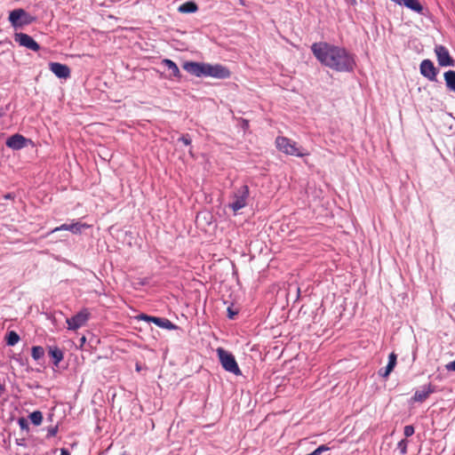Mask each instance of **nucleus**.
Segmentation results:
<instances>
[{
    "label": "nucleus",
    "instance_id": "nucleus-11",
    "mask_svg": "<svg viewBox=\"0 0 455 455\" xmlns=\"http://www.w3.org/2000/svg\"><path fill=\"white\" fill-rule=\"evenodd\" d=\"M140 318L145 320V321H147V322H148V323H153L156 326H158L160 328H163V329L177 330L179 328L176 324L172 323L167 318L157 317V316H151V315H141Z\"/></svg>",
    "mask_w": 455,
    "mask_h": 455
},
{
    "label": "nucleus",
    "instance_id": "nucleus-34",
    "mask_svg": "<svg viewBox=\"0 0 455 455\" xmlns=\"http://www.w3.org/2000/svg\"><path fill=\"white\" fill-rule=\"evenodd\" d=\"M446 369L448 371H455V360L446 364Z\"/></svg>",
    "mask_w": 455,
    "mask_h": 455
},
{
    "label": "nucleus",
    "instance_id": "nucleus-16",
    "mask_svg": "<svg viewBox=\"0 0 455 455\" xmlns=\"http://www.w3.org/2000/svg\"><path fill=\"white\" fill-rule=\"evenodd\" d=\"M435 392V387L432 384L425 385L421 387L420 390H417L413 396L411 397V400L413 402H419L422 403L426 401L430 394Z\"/></svg>",
    "mask_w": 455,
    "mask_h": 455
},
{
    "label": "nucleus",
    "instance_id": "nucleus-33",
    "mask_svg": "<svg viewBox=\"0 0 455 455\" xmlns=\"http://www.w3.org/2000/svg\"><path fill=\"white\" fill-rule=\"evenodd\" d=\"M4 199L5 200H14L15 199V194L14 193H7L5 195H4Z\"/></svg>",
    "mask_w": 455,
    "mask_h": 455
},
{
    "label": "nucleus",
    "instance_id": "nucleus-31",
    "mask_svg": "<svg viewBox=\"0 0 455 455\" xmlns=\"http://www.w3.org/2000/svg\"><path fill=\"white\" fill-rule=\"evenodd\" d=\"M9 109H10V104L5 105L4 107L0 106V118L6 115V113L9 111Z\"/></svg>",
    "mask_w": 455,
    "mask_h": 455
},
{
    "label": "nucleus",
    "instance_id": "nucleus-9",
    "mask_svg": "<svg viewBox=\"0 0 455 455\" xmlns=\"http://www.w3.org/2000/svg\"><path fill=\"white\" fill-rule=\"evenodd\" d=\"M435 52L437 57L438 64L441 67L454 66L455 60L451 57L449 51L443 45H436Z\"/></svg>",
    "mask_w": 455,
    "mask_h": 455
},
{
    "label": "nucleus",
    "instance_id": "nucleus-30",
    "mask_svg": "<svg viewBox=\"0 0 455 455\" xmlns=\"http://www.w3.org/2000/svg\"><path fill=\"white\" fill-rule=\"evenodd\" d=\"M18 423H19V426L20 427L21 429H28V422H27V420L24 418L19 419V422Z\"/></svg>",
    "mask_w": 455,
    "mask_h": 455
},
{
    "label": "nucleus",
    "instance_id": "nucleus-21",
    "mask_svg": "<svg viewBox=\"0 0 455 455\" xmlns=\"http://www.w3.org/2000/svg\"><path fill=\"white\" fill-rule=\"evenodd\" d=\"M402 5L418 13H422L423 12V6L419 0H402Z\"/></svg>",
    "mask_w": 455,
    "mask_h": 455
},
{
    "label": "nucleus",
    "instance_id": "nucleus-15",
    "mask_svg": "<svg viewBox=\"0 0 455 455\" xmlns=\"http://www.w3.org/2000/svg\"><path fill=\"white\" fill-rule=\"evenodd\" d=\"M27 139L21 134L16 133L9 137L6 140V146L14 150H19L27 146Z\"/></svg>",
    "mask_w": 455,
    "mask_h": 455
},
{
    "label": "nucleus",
    "instance_id": "nucleus-28",
    "mask_svg": "<svg viewBox=\"0 0 455 455\" xmlns=\"http://www.w3.org/2000/svg\"><path fill=\"white\" fill-rule=\"evenodd\" d=\"M179 141H181L185 146L191 145V138L189 134H183L179 138Z\"/></svg>",
    "mask_w": 455,
    "mask_h": 455
},
{
    "label": "nucleus",
    "instance_id": "nucleus-29",
    "mask_svg": "<svg viewBox=\"0 0 455 455\" xmlns=\"http://www.w3.org/2000/svg\"><path fill=\"white\" fill-rule=\"evenodd\" d=\"M58 426H54V427H48L47 429V437H53L57 435L58 433Z\"/></svg>",
    "mask_w": 455,
    "mask_h": 455
},
{
    "label": "nucleus",
    "instance_id": "nucleus-18",
    "mask_svg": "<svg viewBox=\"0 0 455 455\" xmlns=\"http://www.w3.org/2000/svg\"><path fill=\"white\" fill-rule=\"evenodd\" d=\"M162 64L164 66H165L171 71V75H170L169 78L180 79L181 74H180V68L174 61H172V60H169V59H164L162 60Z\"/></svg>",
    "mask_w": 455,
    "mask_h": 455
},
{
    "label": "nucleus",
    "instance_id": "nucleus-26",
    "mask_svg": "<svg viewBox=\"0 0 455 455\" xmlns=\"http://www.w3.org/2000/svg\"><path fill=\"white\" fill-rule=\"evenodd\" d=\"M408 441L406 439H402L397 443V448L400 451V453L404 455L407 453Z\"/></svg>",
    "mask_w": 455,
    "mask_h": 455
},
{
    "label": "nucleus",
    "instance_id": "nucleus-13",
    "mask_svg": "<svg viewBox=\"0 0 455 455\" xmlns=\"http://www.w3.org/2000/svg\"><path fill=\"white\" fill-rule=\"evenodd\" d=\"M49 69L58 77L67 79L70 76V68L66 64L60 62H50Z\"/></svg>",
    "mask_w": 455,
    "mask_h": 455
},
{
    "label": "nucleus",
    "instance_id": "nucleus-14",
    "mask_svg": "<svg viewBox=\"0 0 455 455\" xmlns=\"http://www.w3.org/2000/svg\"><path fill=\"white\" fill-rule=\"evenodd\" d=\"M89 225L86 223H82L80 221H75L71 224H62L60 227L52 229V233L60 231V230H68L72 232L73 234H80L83 229L88 228Z\"/></svg>",
    "mask_w": 455,
    "mask_h": 455
},
{
    "label": "nucleus",
    "instance_id": "nucleus-25",
    "mask_svg": "<svg viewBox=\"0 0 455 455\" xmlns=\"http://www.w3.org/2000/svg\"><path fill=\"white\" fill-rule=\"evenodd\" d=\"M30 421L35 426H39L43 421V414L40 411H35L29 414Z\"/></svg>",
    "mask_w": 455,
    "mask_h": 455
},
{
    "label": "nucleus",
    "instance_id": "nucleus-17",
    "mask_svg": "<svg viewBox=\"0 0 455 455\" xmlns=\"http://www.w3.org/2000/svg\"><path fill=\"white\" fill-rule=\"evenodd\" d=\"M396 359H397V355L392 352L389 354L388 355V363L387 364V366L383 369H380L379 371V376L383 377V378H387L390 372L394 370L395 364H396Z\"/></svg>",
    "mask_w": 455,
    "mask_h": 455
},
{
    "label": "nucleus",
    "instance_id": "nucleus-2",
    "mask_svg": "<svg viewBox=\"0 0 455 455\" xmlns=\"http://www.w3.org/2000/svg\"><path fill=\"white\" fill-rule=\"evenodd\" d=\"M275 143L276 148L285 155L298 157H303L309 155L308 151L299 147L296 141L287 137L278 136L276 137Z\"/></svg>",
    "mask_w": 455,
    "mask_h": 455
},
{
    "label": "nucleus",
    "instance_id": "nucleus-7",
    "mask_svg": "<svg viewBox=\"0 0 455 455\" xmlns=\"http://www.w3.org/2000/svg\"><path fill=\"white\" fill-rule=\"evenodd\" d=\"M229 69L220 64L212 65L205 63V76L218 79H225L230 76Z\"/></svg>",
    "mask_w": 455,
    "mask_h": 455
},
{
    "label": "nucleus",
    "instance_id": "nucleus-10",
    "mask_svg": "<svg viewBox=\"0 0 455 455\" xmlns=\"http://www.w3.org/2000/svg\"><path fill=\"white\" fill-rule=\"evenodd\" d=\"M420 74L427 78L431 82L436 81V76L438 73V70L435 67L432 60L426 59L421 61L419 66Z\"/></svg>",
    "mask_w": 455,
    "mask_h": 455
},
{
    "label": "nucleus",
    "instance_id": "nucleus-37",
    "mask_svg": "<svg viewBox=\"0 0 455 455\" xmlns=\"http://www.w3.org/2000/svg\"><path fill=\"white\" fill-rule=\"evenodd\" d=\"M140 283H141L142 285H144V284L148 283V281H147L146 279H144V280H142V281L140 282Z\"/></svg>",
    "mask_w": 455,
    "mask_h": 455
},
{
    "label": "nucleus",
    "instance_id": "nucleus-32",
    "mask_svg": "<svg viewBox=\"0 0 455 455\" xmlns=\"http://www.w3.org/2000/svg\"><path fill=\"white\" fill-rule=\"evenodd\" d=\"M237 314V311H233L232 308L229 307H228V317L229 319H233L234 316Z\"/></svg>",
    "mask_w": 455,
    "mask_h": 455
},
{
    "label": "nucleus",
    "instance_id": "nucleus-20",
    "mask_svg": "<svg viewBox=\"0 0 455 455\" xmlns=\"http://www.w3.org/2000/svg\"><path fill=\"white\" fill-rule=\"evenodd\" d=\"M443 76L447 89L455 92V70L446 71Z\"/></svg>",
    "mask_w": 455,
    "mask_h": 455
},
{
    "label": "nucleus",
    "instance_id": "nucleus-24",
    "mask_svg": "<svg viewBox=\"0 0 455 455\" xmlns=\"http://www.w3.org/2000/svg\"><path fill=\"white\" fill-rule=\"evenodd\" d=\"M5 340L8 346H14L19 342L20 336L16 331H11L7 332L5 336Z\"/></svg>",
    "mask_w": 455,
    "mask_h": 455
},
{
    "label": "nucleus",
    "instance_id": "nucleus-4",
    "mask_svg": "<svg viewBox=\"0 0 455 455\" xmlns=\"http://www.w3.org/2000/svg\"><path fill=\"white\" fill-rule=\"evenodd\" d=\"M217 353L219 355L220 362L222 367L225 369V371L231 372L236 376L242 374L241 370L235 361V358L231 353L226 351L222 347H219L217 349Z\"/></svg>",
    "mask_w": 455,
    "mask_h": 455
},
{
    "label": "nucleus",
    "instance_id": "nucleus-5",
    "mask_svg": "<svg viewBox=\"0 0 455 455\" xmlns=\"http://www.w3.org/2000/svg\"><path fill=\"white\" fill-rule=\"evenodd\" d=\"M35 19L25 10L20 8L12 11L9 14V21L14 28L29 25Z\"/></svg>",
    "mask_w": 455,
    "mask_h": 455
},
{
    "label": "nucleus",
    "instance_id": "nucleus-27",
    "mask_svg": "<svg viewBox=\"0 0 455 455\" xmlns=\"http://www.w3.org/2000/svg\"><path fill=\"white\" fill-rule=\"evenodd\" d=\"M415 432V428L412 425H407L403 428V434L405 437L411 436Z\"/></svg>",
    "mask_w": 455,
    "mask_h": 455
},
{
    "label": "nucleus",
    "instance_id": "nucleus-3",
    "mask_svg": "<svg viewBox=\"0 0 455 455\" xmlns=\"http://www.w3.org/2000/svg\"><path fill=\"white\" fill-rule=\"evenodd\" d=\"M249 195L250 190L247 185H243L236 188L231 196L232 201L228 204L229 208L232 209L234 212H236L245 207Z\"/></svg>",
    "mask_w": 455,
    "mask_h": 455
},
{
    "label": "nucleus",
    "instance_id": "nucleus-6",
    "mask_svg": "<svg viewBox=\"0 0 455 455\" xmlns=\"http://www.w3.org/2000/svg\"><path fill=\"white\" fill-rule=\"evenodd\" d=\"M90 318V312L88 308H83L77 314L70 318H67L66 323L68 329L76 331L80 327L84 326Z\"/></svg>",
    "mask_w": 455,
    "mask_h": 455
},
{
    "label": "nucleus",
    "instance_id": "nucleus-19",
    "mask_svg": "<svg viewBox=\"0 0 455 455\" xmlns=\"http://www.w3.org/2000/svg\"><path fill=\"white\" fill-rule=\"evenodd\" d=\"M178 11L181 13H194L198 11V5L194 1H187L178 7Z\"/></svg>",
    "mask_w": 455,
    "mask_h": 455
},
{
    "label": "nucleus",
    "instance_id": "nucleus-23",
    "mask_svg": "<svg viewBox=\"0 0 455 455\" xmlns=\"http://www.w3.org/2000/svg\"><path fill=\"white\" fill-rule=\"evenodd\" d=\"M31 355L35 361L39 362L44 356V349L41 346H34L31 349Z\"/></svg>",
    "mask_w": 455,
    "mask_h": 455
},
{
    "label": "nucleus",
    "instance_id": "nucleus-8",
    "mask_svg": "<svg viewBox=\"0 0 455 455\" xmlns=\"http://www.w3.org/2000/svg\"><path fill=\"white\" fill-rule=\"evenodd\" d=\"M14 41L20 46L34 52H38L41 48L39 44L36 43L32 36L22 32L14 34Z\"/></svg>",
    "mask_w": 455,
    "mask_h": 455
},
{
    "label": "nucleus",
    "instance_id": "nucleus-1",
    "mask_svg": "<svg viewBox=\"0 0 455 455\" xmlns=\"http://www.w3.org/2000/svg\"><path fill=\"white\" fill-rule=\"evenodd\" d=\"M315 59L323 66L337 72H352L355 66V58L346 48L317 42L311 45Z\"/></svg>",
    "mask_w": 455,
    "mask_h": 455
},
{
    "label": "nucleus",
    "instance_id": "nucleus-36",
    "mask_svg": "<svg viewBox=\"0 0 455 455\" xmlns=\"http://www.w3.org/2000/svg\"><path fill=\"white\" fill-rule=\"evenodd\" d=\"M347 4H350V5H355L356 4V0H344Z\"/></svg>",
    "mask_w": 455,
    "mask_h": 455
},
{
    "label": "nucleus",
    "instance_id": "nucleus-38",
    "mask_svg": "<svg viewBox=\"0 0 455 455\" xmlns=\"http://www.w3.org/2000/svg\"><path fill=\"white\" fill-rule=\"evenodd\" d=\"M81 342H82V343H84V342H85V337H83V338L81 339Z\"/></svg>",
    "mask_w": 455,
    "mask_h": 455
},
{
    "label": "nucleus",
    "instance_id": "nucleus-12",
    "mask_svg": "<svg viewBox=\"0 0 455 455\" xmlns=\"http://www.w3.org/2000/svg\"><path fill=\"white\" fill-rule=\"evenodd\" d=\"M183 68L189 74L194 75L197 77L205 76V63L187 61L183 65Z\"/></svg>",
    "mask_w": 455,
    "mask_h": 455
},
{
    "label": "nucleus",
    "instance_id": "nucleus-22",
    "mask_svg": "<svg viewBox=\"0 0 455 455\" xmlns=\"http://www.w3.org/2000/svg\"><path fill=\"white\" fill-rule=\"evenodd\" d=\"M50 356L53 359V364L58 366L60 361L63 359V352L57 347H50Z\"/></svg>",
    "mask_w": 455,
    "mask_h": 455
},
{
    "label": "nucleus",
    "instance_id": "nucleus-35",
    "mask_svg": "<svg viewBox=\"0 0 455 455\" xmlns=\"http://www.w3.org/2000/svg\"><path fill=\"white\" fill-rule=\"evenodd\" d=\"M60 455H70V453L67 449H61Z\"/></svg>",
    "mask_w": 455,
    "mask_h": 455
}]
</instances>
